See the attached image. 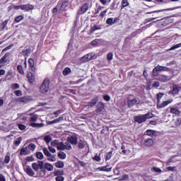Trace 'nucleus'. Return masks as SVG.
I'll return each instance as SVG.
<instances>
[{"label":"nucleus","mask_w":181,"mask_h":181,"mask_svg":"<svg viewBox=\"0 0 181 181\" xmlns=\"http://www.w3.org/2000/svg\"><path fill=\"white\" fill-rule=\"evenodd\" d=\"M165 95V93H159L157 94V108L158 110H162V108H165V107H168L169 104H172L173 103V99H169L168 100L163 101L160 103V100L162 99V97Z\"/></svg>","instance_id":"nucleus-1"},{"label":"nucleus","mask_w":181,"mask_h":181,"mask_svg":"<svg viewBox=\"0 0 181 181\" xmlns=\"http://www.w3.org/2000/svg\"><path fill=\"white\" fill-rule=\"evenodd\" d=\"M151 118H153V114L148 112L144 115L134 116V119L137 124H144V122H146V120L151 119Z\"/></svg>","instance_id":"nucleus-2"},{"label":"nucleus","mask_w":181,"mask_h":181,"mask_svg":"<svg viewBox=\"0 0 181 181\" xmlns=\"http://www.w3.org/2000/svg\"><path fill=\"white\" fill-rule=\"evenodd\" d=\"M43 161H38V163H33L32 164V168L35 172H39V169L41 170L40 171V176L43 177L46 175V170L43 169Z\"/></svg>","instance_id":"nucleus-3"},{"label":"nucleus","mask_w":181,"mask_h":181,"mask_svg":"<svg viewBox=\"0 0 181 181\" xmlns=\"http://www.w3.org/2000/svg\"><path fill=\"white\" fill-rule=\"evenodd\" d=\"M174 20L172 18V17H166L164 18H162L161 20H157V28H165V26H168V25H170V23H173Z\"/></svg>","instance_id":"nucleus-4"},{"label":"nucleus","mask_w":181,"mask_h":181,"mask_svg":"<svg viewBox=\"0 0 181 181\" xmlns=\"http://www.w3.org/2000/svg\"><path fill=\"white\" fill-rule=\"evenodd\" d=\"M50 86V78H45L40 86V91L42 94H46L49 91Z\"/></svg>","instance_id":"nucleus-5"},{"label":"nucleus","mask_w":181,"mask_h":181,"mask_svg":"<svg viewBox=\"0 0 181 181\" xmlns=\"http://www.w3.org/2000/svg\"><path fill=\"white\" fill-rule=\"evenodd\" d=\"M159 71H169V68L158 65L153 69V77H158L159 76Z\"/></svg>","instance_id":"nucleus-6"},{"label":"nucleus","mask_w":181,"mask_h":181,"mask_svg":"<svg viewBox=\"0 0 181 181\" xmlns=\"http://www.w3.org/2000/svg\"><path fill=\"white\" fill-rule=\"evenodd\" d=\"M57 148L58 151H64V149L66 151H71L72 147L70 143H65V144H64L63 142L61 141L57 144Z\"/></svg>","instance_id":"nucleus-7"},{"label":"nucleus","mask_w":181,"mask_h":181,"mask_svg":"<svg viewBox=\"0 0 181 181\" xmlns=\"http://www.w3.org/2000/svg\"><path fill=\"white\" fill-rule=\"evenodd\" d=\"M57 6H60V8L58 10L59 13H63V12H66L67 6H69V1H59L57 4Z\"/></svg>","instance_id":"nucleus-8"},{"label":"nucleus","mask_w":181,"mask_h":181,"mask_svg":"<svg viewBox=\"0 0 181 181\" xmlns=\"http://www.w3.org/2000/svg\"><path fill=\"white\" fill-rule=\"evenodd\" d=\"M181 88L176 85L174 84L173 85V88L172 90L168 91V94L173 95L175 97V95H177V94H179V93L180 92Z\"/></svg>","instance_id":"nucleus-9"},{"label":"nucleus","mask_w":181,"mask_h":181,"mask_svg":"<svg viewBox=\"0 0 181 181\" xmlns=\"http://www.w3.org/2000/svg\"><path fill=\"white\" fill-rule=\"evenodd\" d=\"M26 77L30 84H34V83H36V77L33 73L30 71L27 72Z\"/></svg>","instance_id":"nucleus-10"},{"label":"nucleus","mask_w":181,"mask_h":181,"mask_svg":"<svg viewBox=\"0 0 181 181\" xmlns=\"http://www.w3.org/2000/svg\"><path fill=\"white\" fill-rule=\"evenodd\" d=\"M28 67L34 74L36 73V65H35V60L32 58L28 59Z\"/></svg>","instance_id":"nucleus-11"},{"label":"nucleus","mask_w":181,"mask_h":181,"mask_svg":"<svg viewBox=\"0 0 181 181\" xmlns=\"http://www.w3.org/2000/svg\"><path fill=\"white\" fill-rule=\"evenodd\" d=\"M66 141H67V144L69 143L71 145H77V144H78V138H77V136H69Z\"/></svg>","instance_id":"nucleus-12"},{"label":"nucleus","mask_w":181,"mask_h":181,"mask_svg":"<svg viewBox=\"0 0 181 181\" xmlns=\"http://www.w3.org/2000/svg\"><path fill=\"white\" fill-rule=\"evenodd\" d=\"M98 172H111L112 170V167L110 165H106L105 166L98 167L96 168Z\"/></svg>","instance_id":"nucleus-13"},{"label":"nucleus","mask_w":181,"mask_h":181,"mask_svg":"<svg viewBox=\"0 0 181 181\" xmlns=\"http://www.w3.org/2000/svg\"><path fill=\"white\" fill-rule=\"evenodd\" d=\"M21 11L29 12V11H33V9H35V6L32 4H23L21 5Z\"/></svg>","instance_id":"nucleus-14"},{"label":"nucleus","mask_w":181,"mask_h":181,"mask_svg":"<svg viewBox=\"0 0 181 181\" xmlns=\"http://www.w3.org/2000/svg\"><path fill=\"white\" fill-rule=\"evenodd\" d=\"M105 108V105L103 103V102H99L96 105L95 112L97 114H101L103 112V110Z\"/></svg>","instance_id":"nucleus-15"},{"label":"nucleus","mask_w":181,"mask_h":181,"mask_svg":"<svg viewBox=\"0 0 181 181\" xmlns=\"http://www.w3.org/2000/svg\"><path fill=\"white\" fill-rule=\"evenodd\" d=\"M170 114H173L176 117H179L180 115V110H179V107H170Z\"/></svg>","instance_id":"nucleus-16"},{"label":"nucleus","mask_w":181,"mask_h":181,"mask_svg":"<svg viewBox=\"0 0 181 181\" xmlns=\"http://www.w3.org/2000/svg\"><path fill=\"white\" fill-rule=\"evenodd\" d=\"M24 170L28 176H35V172L33 171V170H32V168H30V166L25 165L24 167Z\"/></svg>","instance_id":"nucleus-17"},{"label":"nucleus","mask_w":181,"mask_h":181,"mask_svg":"<svg viewBox=\"0 0 181 181\" xmlns=\"http://www.w3.org/2000/svg\"><path fill=\"white\" fill-rule=\"evenodd\" d=\"M86 11H88V4L87 3H85L81 7L80 10L78 11V13L79 15H83V13H86Z\"/></svg>","instance_id":"nucleus-18"},{"label":"nucleus","mask_w":181,"mask_h":181,"mask_svg":"<svg viewBox=\"0 0 181 181\" xmlns=\"http://www.w3.org/2000/svg\"><path fill=\"white\" fill-rule=\"evenodd\" d=\"M17 103H23L24 104H28L29 103V98L26 96L20 97L16 99Z\"/></svg>","instance_id":"nucleus-19"},{"label":"nucleus","mask_w":181,"mask_h":181,"mask_svg":"<svg viewBox=\"0 0 181 181\" xmlns=\"http://www.w3.org/2000/svg\"><path fill=\"white\" fill-rule=\"evenodd\" d=\"M98 103V96H96L95 98L92 99L90 102L88 103V107H93L95 104Z\"/></svg>","instance_id":"nucleus-20"},{"label":"nucleus","mask_w":181,"mask_h":181,"mask_svg":"<svg viewBox=\"0 0 181 181\" xmlns=\"http://www.w3.org/2000/svg\"><path fill=\"white\" fill-rule=\"evenodd\" d=\"M30 153V151H29V148L28 146L23 147L20 151V155L23 156V155H29Z\"/></svg>","instance_id":"nucleus-21"},{"label":"nucleus","mask_w":181,"mask_h":181,"mask_svg":"<svg viewBox=\"0 0 181 181\" xmlns=\"http://www.w3.org/2000/svg\"><path fill=\"white\" fill-rule=\"evenodd\" d=\"M11 53L7 52L6 53L1 59H0V64H4V63H8V59L6 57H9Z\"/></svg>","instance_id":"nucleus-22"},{"label":"nucleus","mask_w":181,"mask_h":181,"mask_svg":"<svg viewBox=\"0 0 181 181\" xmlns=\"http://www.w3.org/2000/svg\"><path fill=\"white\" fill-rule=\"evenodd\" d=\"M144 145L151 148V146H153V139H147L144 141Z\"/></svg>","instance_id":"nucleus-23"},{"label":"nucleus","mask_w":181,"mask_h":181,"mask_svg":"<svg viewBox=\"0 0 181 181\" xmlns=\"http://www.w3.org/2000/svg\"><path fill=\"white\" fill-rule=\"evenodd\" d=\"M157 77V80H158V81H161V83H166V81H168V76L165 75L158 74Z\"/></svg>","instance_id":"nucleus-24"},{"label":"nucleus","mask_w":181,"mask_h":181,"mask_svg":"<svg viewBox=\"0 0 181 181\" xmlns=\"http://www.w3.org/2000/svg\"><path fill=\"white\" fill-rule=\"evenodd\" d=\"M168 11H170V8H165L161 10H157L151 12H147L146 13V15H150L151 13H160V12H167Z\"/></svg>","instance_id":"nucleus-25"},{"label":"nucleus","mask_w":181,"mask_h":181,"mask_svg":"<svg viewBox=\"0 0 181 181\" xmlns=\"http://www.w3.org/2000/svg\"><path fill=\"white\" fill-rule=\"evenodd\" d=\"M45 170H48V172H52L53 170V165L49 163L44 165Z\"/></svg>","instance_id":"nucleus-26"},{"label":"nucleus","mask_w":181,"mask_h":181,"mask_svg":"<svg viewBox=\"0 0 181 181\" xmlns=\"http://www.w3.org/2000/svg\"><path fill=\"white\" fill-rule=\"evenodd\" d=\"M54 165L58 169H63L64 168V163L63 161L59 160Z\"/></svg>","instance_id":"nucleus-27"},{"label":"nucleus","mask_w":181,"mask_h":181,"mask_svg":"<svg viewBox=\"0 0 181 181\" xmlns=\"http://www.w3.org/2000/svg\"><path fill=\"white\" fill-rule=\"evenodd\" d=\"M71 73V69L69 67H65L62 71L63 76H69Z\"/></svg>","instance_id":"nucleus-28"},{"label":"nucleus","mask_w":181,"mask_h":181,"mask_svg":"<svg viewBox=\"0 0 181 181\" xmlns=\"http://www.w3.org/2000/svg\"><path fill=\"white\" fill-rule=\"evenodd\" d=\"M4 162L6 163V165H8L11 162V153H6Z\"/></svg>","instance_id":"nucleus-29"},{"label":"nucleus","mask_w":181,"mask_h":181,"mask_svg":"<svg viewBox=\"0 0 181 181\" xmlns=\"http://www.w3.org/2000/svg\"><path fill=\"white\" fill-rule=\"evenodd\" d=\"M64 175V171L63 170H57L54 171V176H63Z\"/></svg>","instance_id":"nucleus-30"},{"label":"nucleus","mask_w":181,"mask_h":181,"mask_svg":"<svg viewBox=\"0 0 181 181\" xmlns=\"http://www.w3.org/2000/svg\"><path fill=\"white\" fill-rule=\"evenodd\" d=\"M89 56H90V54H87L84 55L81 58L82 62H83L84 63H87V62H90V60H91V57L89 58Z\"/></svg>","instance_id":"nucleus-31"},{"label":"nucleus","mask_w":181,"mask_h":181,"mask_svg":"<svg viewBox=\"0 0 181 181\" xmlns=\"http://www.w3.org/2000/svg\"><path fill=\"white\" fill-rule=\"evenodd\" d=\"M84 146H86L84 140L80 139L78 144V149H84Z\"/></svg>","instance_id":"nucleus-32"},{"label":"nucleus","mask_w":181,"mask_h":181,"mask_svg":"<svg viewBox=\"0 0 181 181\" xmlns=\"http://www.w3.org/2000/svg\"><path fill=\"white\" fill-rule=\"evenodd\" d=\"M31 117L30 118V122H36L37 121V115H33V113H30Z\"/></svg>","instance_id":"nucleus-33"},{"label":"nucleus","mask_w":181,"mask_h":181,"mask_svg":"<svg viewBox=\"0 0 181 181\" xmlns=\"http://www.w3.org/2000/svg\"><path fill=\"white\" fill-rule=\"evenodd\" d=\"M156 132L155 130L148 129L146 131L145 134L146 135H148V136H153Z\"/></svg>","instance_id":"nucleus-34"},{"label":"nucleus","mask_w":181,"mask_h":181,"mask_svg":"<svg viewBox=\"0 0 181 181\" xmlns=\"http://www.w3.org/2000/svg\"><path fill=\"white\" fill-rule=\"evenodd\" d=\"M36 158L37 159H39L40 160H43V158H45V156H43V153L40 152V151H37L35 153Z\"/></svg>","instance_id":"nucleus-35"},{"label":"nucleus","mask_w":181,"mask_h":181,"mask_svg":"<svg viewBox=\"0 0 181 181\" xmlns=\"http://www.w3.org/2000/svg\"><path fill=\"white\" fill-rule=\"evenodd\" d=\"M21 142H22V136H20L16 140H14L13 145H16V146H19V145H21Z\"/></svg>","instance_id":"nucleus-36"},{"label":"nucleus","mask_w":181,"mask_h":181,"mask_svg":"<svg viewBox=\"0 0 181 181\" xmlns=\"http://www.w3.org/2000/svg\"><path fill=\"white\" fill-rule=\"evenodd\" d=\"M127 6H129V2L128 1V0H122V9H124V8H127Z\"/></svg>","instance_id":"nucleus-37"},{"label":"nucleus","mask_w":181,"mask_h":181,"mask_svg":"<svg viewBox=\"0 0 181 181\" xmlns=\"http://www.w3.org/2000/svg\"><path fill=\"white\" fill-rule=\"evenodd\" d=\"M24 17L22 15L18 16L15 18L14 21L16 23H19V22H21V21H23Z\"/></svg>","instance_id":"nucleus-38"},{"label":"nucleus","mask_w":181,"mask_h":181,"mask_svg":"<svg viewBox=\"0 0 181 181\" xmlns=\"http://www.w3.org/2000/svg\"><path fill=\"white\" fill-rule=\"evenodd\" d=\"M158 18H162V16H158L156 18H146L144 21V23H149V22H152V21H155V19H158Z\"/></svg>","instance_id":"nucleus-39"},{"label":"nucleus","mask_w":181,"mask_h":181,"mask_svg":"<svg viewBox=\"0 0 181 181\" xmlns=\"http://www.w3.org/2000/svg\"><path fill=\"white\" fill-rule=\"evenodd\" d=\"M58 158H59V159H65L66 157V155L65 154L64 152L63 151H59L57 154Z\"/></svg>","instance_id":"nucleus-40"},{"label":"nucleus","mask_w":181,"mask_h":181,"mask_svg":"<svg viewBox=\"0 0 181 181\" xmlns=\"http://www.w3.org/2000/svg\"><path fill=\"white\" fill-rule=\"evenodd\" d=\"M27 148H28V149L30 151H32V152H34L35 149H36V145H35V144L33 143H30Z\"/></svg>","instance_id":"nucleus-41"},{"label":"nucleus","mask_w":181,"mask_h":181,"mask_svg":"<svg viewBox=\"0 0 181 181\" xmlns=\"http://www.w3.org/2000/svg\"><path fill=\"white\" fill-rule=\"evenodd\" d=\"M30 127H33V128H40V127H43V124H40V123L33 122L30 124Z\"/></svg>","instance_id":"nucleus-42"},{"label":"nucleus","mask_w":181,"mask_h":181,"mask_svg":"<svg viewBox=\"0 0 181 181\" xmlns=\"http://www.w3.org/2000/svg\"><path fill=\"white\" fill-rule=\"evenodd\" d=\"M100 29H101V28L98 27L97 25H93L90 29V33H94V32H95V30H100Z\"/></svg>","instance_id":"nucleus-43"},{"label":"nucleus","mask_w":181,"mask_h":181,"mask_svg":"<svg viewBox=\"0 0 181 181\" xmlns=\"http://www.w3.org/2000/svg\"><path fill=\"white\" fill-rule=\"evenodd\" d=\"M107 25H109V26H112L114 25V18H109L106 21Z\"/></svg>","instance_id":"nucleus-44"},{"label":"nucleus","mask_w":181,"mask_h":181,"mask_svg":"<svg viewBox=\"0 0 181 181\" xmlns=\"http://www.w3.org/2000/svg\"><path fill=\"white\" fill-rule=\"evenodd\" d=\"M22 52L23 53V56L28 57L29 56V54H30L31 51H30V49H23Z\"/></svg>","instance_id":"nucleus-45"},{"label":"nucleus","mask_w":181,"mask_h":181,"mask_svg":"<svg viewBox=\"0 0 181 181\" xmlns=\"http://www.w3.org/2000/svg\"><path fill=\"white\" fill-rule=\"evenodd\" d=\"M47 160L49 162H56V156L51 154V156H48Z\"/></svg>","instance_id":"nucleus-46"},{"label":"nucleus","mask_w":181,"mask_h":181,"mask_svg":"<svg viewBox=\"0 0 181 181\" xmlns=\"http://www.w3.org/2000/svg\"><path fill=\"white\" fill-rule=\"evenodd\" d=\"M112 158V151H110L106 154V156L105 157V160H110Z\"/></svg>","instance_id":"nucleus-47"},{"label":"nucleus","mask_w":181,"mask_h":181,"mask_svg":"<svg viewBox=\"0 0 181 181\" xmlns=\"http://www.w3.org/2000/svg\"><path fill=\"white\" fill-rule=\"evenodd\" d=\"M151 170L155 172L156 173H162V170L157 167H153Z\"/></svg>","instance_id":"nucleus-48"},{"label":"nucleus","mask_w":181,"mask_h":181,"mask_svg":"<svg viewBox=\"0 0 181 181\" xmlns=\"http://www.w3.org/2000/svg\"><path fill=\"white\" fill-rule=\"evenodd\" d=\"M43 153L45 155V156H47V158L48 156H51L52 154L50 152H49V150L46 147L43 148Z\"/></svg>","instance_id":"nucleus-49"},{"label":"nucleus","mask_w":181,"mask_h":181,"mask_svg":"<svg viewBox=\"0 0 181 181\" xmlns=\"http://www.w3.org/2000/svg\"><path fill=\"white\" fill-rule=\"evenodd\" d=\"M44 141L46 142V144H49L52 141V136L49 135L45 136L44 137Z\"/></svg>","instance_id":"nucleus-50"},{"label":"nucleus","mask_w":181,"mask_h":181,"mask_svg":"<svg viewBox=\"0 0 181 181\" xmlns=\"http://www.w3.org/2000/svg\"><path fill=\"white\" fill-rule=\"evenodd\" d=\"M17 70L20 74H23L25 72L23 71V67L22 65H18L17 66Z\"/></svg>","instance_id":"nucleus-51"},{"label":"nucleus","mask_w":181,"mask_h":181,"mask_svg":"<svg viewBox=\"0 0 181 181\" xmlns=\"http://www.w3.org/2000/svg\"><path fill=\"white\" fill-rule=\"evenodd\" d=\"M8 22H9L8 20H6L4 23L1 24L0 28H1V30H4L5 28H6V25H8Z\"/></svg>","instance_id":"nucleus-52"},{"label":"nucleus","mask_w":181,"mask_h":181,"mask_svg":"<svg viewBox=\"0 0 181 181\" xmlns=\"http://www.w3.org/2000/svg\"><path fill=\"white\" fill-rule=\"evenodd\" d=\"M136 103H138V100L136 99H133V100L129 101L128 104L131 107H133V105H135V104H136Z\"/></svg>","instance_id":"nucleus-53"},{"label":"nucleus","mask_w":181,"mask_h":181,"mask_svg":"<svg viewBox=\"0 0 181 181\" xmlns=\"http://www.w3.org/2000/svg\"><path fill=\"white\" fill-rule=\"evenodd\" d=\"M93 160L95 162H100L101 160V156L95 155L94 157L92 158Z\"/></svg>","instance_id":"nucleus-54"},{"label":"nucleus","mask_w":181,"mask_h":181,"mask_svg":"<svg viewBox=\"0 0 181 181\" xmlns=\"http://www.w3.org/2000/svg\"><path fill=\"white\" fill-rule=\"evenodd\" d=\"M179 47H181V43L177 44L173 47H171L169 50H175V49H179Z\"/></svg>","instance_id":"nucleus-55"},{"label":"nucleus","mask_w":181,"mask_h":181,"mask_svg":"<svg viewBox=\"0 0 181 181\" xmlns=\"http://www.w3.org/2000/svg\"><path fill=\"white\" fill-rule=\"evenodd\" d=\"M112 57H114V54H112V52L107 53V59L108 61L112 60Z\"/></svg>","instance_id":"nucleus-56"},{"label":"nucleus","mask_w":181,"mask_h":181,"mask_svg":"<svg viewBox=\"0 0 181 181\" xmlns=\"http://www.w3.org/2000/svg\"><path fill=\"white\" fill-rule=\"evenodd\" d=\"M55 124H57L59 122H61V121H64V117H59L55 119H54Z\"/></svg>","instance_id":"nucleus-57"},{"label":"nucleus","mask_w":181,"mask_h":181,"mask_svg":"<svg viewBox=\"0 0 181 181\" xmlns=\"http://www.w3.org/2000/svg\"><path fill=\"white\" fill-rule=\"evenodd\" d=\"M20 86L18 83H13L11 86V88L12 90H16L18 88H19Z\"/></svg>","instance_id":"nucleus-58"},{"label":"nucleus","mask_w":181,"mask_h":181,"mask_svg":"<svg viewBox=\"0 0 181 181\" xmlns=\"http://www.w3.org/2000/svg\"><path fill=\"white\" fill-rule=\"evenodd\" d=\"M18 129H20V131H25L26 129V126H25L24 124H18Z\"/></svg>","instance_id":"nucleus-59"},{"label":"nucleus","mask_w":181,"mask_h":181,"mask_svg":"<svg viewBox=\"0 0 181 181\" xmlns=\"http://www.w3.org/2000/svg\"><path fill=\"white\" fill-rule=\"evenodd\" d=\"M168 172H176V167L169 166L166 168Z\"/></svg>","instance_id":"nucleus-60"},{"label":"nucleus","mask_w":181,"mask_h":181,"mask_svg":"<svg viewBox=\"0 0 181 181\" xmlns=\"http://www.w3.org/2000/svg\"><path fill=\"white\" fill-rule=\"evenodd\" d=\"M56 181H64V177L62 175H58L55 177Z\"/></svg>","instance_id":"nucleus-61"},{"label":"nucleus","mask_w":181,"mask_h":181,"mask_svg":"<svg viewBox=\"0 0 181 181\" xmlns=\"http://www.w3.org/2000/svg\"><path fill=\"white\" fill-rule=\"evenodd\" d=\"M175 124L176 125V127H179V125L181 124V118L178 117L176 119L175 122Z\"/></svg>","instance_id":"nucleus-62"},{"label":"nucleus","mask_w":181,"mask_h":181,"mask_svg":"<svg viewBox=\"0 0 181 181\" xmlns=\"http://www.w3.org/2000/svg\"><path fill=\"white\" fill-rule=\"evenodd\" d=\"M113 173L115 175H116L117 176H118V175H119V168L116 167L114 170H113Z\"/></svg>","instance_id":"nucleus-63"},{"label":"nucleus","mask_w":181,"mask_h":181,"mask_svg":"<svg viewBox=\"0 0 181 181\" xmlns=\"http://www.w3.org/2000/svg\"><path fill=\"white\" fill-rule=\"evenodd\" d=\"M14 94H16V95L17 97H21V96L22 95V90H16V91L14 92Z\"/></svg>","instance_id":"nucleus-64"}]
</instances>
